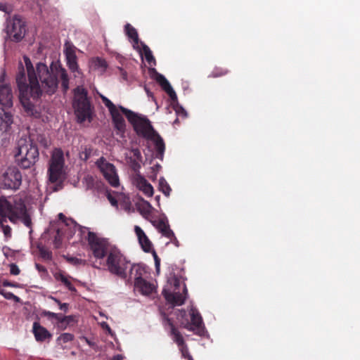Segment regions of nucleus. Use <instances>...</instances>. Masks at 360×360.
<instances>
[{
	"mask_svg": "<svg viewBox=\"0 0 360 360\" xmlns=\"http://www.w3.org/2000/svg\"><path fill=\"white\" fill-rule=\"evenodd\" d=\"M24 63L29 81V84H27L25 83V73L24 72V112L34 117H39L40 112L34 104L25 98L26 95L30 94L34 99L40 98L42 91L39 83V79L44 91L48 94H53L56 92L58 86V79H60L63 91L66 93L69 89V76L67 70L60 65H53L52 63L50 72L48 67L42 63L37 64L35 70L30 58L25 56Z\"/></svg>",
	"mask_w": 360,
	"mask_h": 360,
	"instance_id": "1",
	"label": "nucleus"
},
{
	"mask_svg": "<svg viewBox=\"0 0 360 360\" xmlns=\"http://www.w3.org/2000/svg\"><path fill=\"white\" fill-rule=\"evenodd\" d=\"M120 109L133 126L139 136L155 142L157 158L162 159L165 150V143L162 137L154 130L150 120L146 116L135 113L123 106L120 105Z\"/></svg>",
	"mask_w": 360,
	"mask_h": 360,
	"instance_id": "2",
	"label": "nucleus"
},
{
	"mask_svg": "<svg viewBox=\"0 0 360 360\" xmlns=\"http://www.w3.org/2000/svg\"><path fill=\"white\" fill-rule=\"evenodd\" d=\"M72 107L78 123L85 121L91 122L94 108L88 96V91L83 86H77L74 89Z\"/></svg>",
	"mask_w": 360,
	"mask_h": 360,
	"instance_id": "3",
	"label": "nucleus"
},
{
	"mask_svg": "<svg viewBox=\"0 0 360 360\" xmlns=\"http://www.w3.org/2000/svg\"><path fill=\"white\" fill-rule=\"evenodd\" d=\"M85 231L87 232L86 240L95 258V262L91 265L94 268L101 269V266L104 263L103 259L105 257H108L110 250L115 247H111L105 239L98 237L95 233L88 231L87 229L84 228V230H81L83 233Z\"/></svg>",
	"mask_w": 360,
	"mask_h": 360,
	"instance_id": "4",
	"label": "nucleus"
},
{
	"mask_svg": "<svg viewBox=\"0 0 360 360\" xmlns=\"http://www.w3.org/2000/svg\"><path fill=\"white\" fill-rule=\"evenodd\" d=\"M129 265L130 262L121 253L119 249L115 248L110 250L108 257L102 264L101 268L107 267V269L112 274L122 279H126Z\"/></svg>",
	"mask_w": 360,
	"mask_h": 360,
	"instance_id": "5",
	"label": "nucleus"
},
{
	"mask_svg": "<svg viewBox=\"0 0 360 360\" xmlns=\"http://www.w3.org/2000/svg\"><path fill=\"white\" fill-rule=\"evenodd\" d=\"M162 323L168 335L178 345L182 356L186 359L190 355L188 348L185 343L184 337L177 328L174 326L172 319L168 317L165 313L162 314Z\"/></svg>",
	"mask_w": 360,
	"mask_h": 360,
	"instance_id": "6",
	"label": "nucleus"
},
{
	"mask_svg": "<svg viewBox=\"0 0 360 360\" xmlns=\"http://www.w3.org/2000/svg\"><path fill=\"white\" fill-rule=\"evenodd\" d=\"M64 165V153L61 148H56L52 152L48 169L49 180L51 183H56L60 179Z\"/></svg>",
	"mask_w": 360,
	"mask_h": 360,
	"instance_id": "7",
	"label": "nucleus"
},
{
	"mask_svg": "<svg viewBox=\"0 0 360 360\" xmlns=\"http://www.w3.org/2000/svg\"><path fill=\"white\" fill-rule=\"evenodd\" d=\"M144 269L139 265L133 264L130 268V277L134 278V287L143 295H150L155 290L153 284L142 278Z\"/></svg>",
	"mask_w": 360,
	"mask_h": 360,
	"instance_id": "8",
	"label": "nucleus"
},
{
	"mask_svg": "<svg viewBox=\"0 0 360 360\" xmlns=\"http://www.w3.org/2000/svg\"><path fill=\"white\" fill-rule=\"evenodd\" d=\"M0 213L8 217L10 221L16 223L22 221V205L15 202L14 207L4 198L0 197Z\"/></svg>",
	"mask_w": 360,
	"mask_h": 360,
	"instance_id": "9",
	"label": "nucleus"
},
{
	"mask_svg": "<svg viewBox=\"0 0 360 360\" xmlns=\"http://www.w3.org/2000/svg\"><path fill=\"white\" fill-rule=\"evenodd\" d=\"M96 165L103 174L104 178L112 187H117L119 186V177L116 168L112 164L108 162L103 157H101L96 162Z\"/></svg>",
	"mask_w": 360,
	"mask_h": 360,
	"instance_id": "10",
	"label": "nucleus"
},
{
	"mask_svg": "<svg viewBox=\"0 0 360 360\" xmlns=\"http://www.w3.org/2000/svg\"><path fill=\"white\" fill-rule=\"evenodd\" d=\"M191 321H186V323L181 322V326L188 330L193 331L195 334L200 336L203 335L205 333V326L202 322V316L198 311L191 307L189 311Z\"/></svg>",
	"mask_w": 360,
	"mask_h": 360,
	"instance_id": "11",
	"label": "nucleus"
},
{
	"mask_svg": "<svg viewBox=\"0 0 360 360\" xmlns=\"http://www.w3.org/2000/svg\"><path fill=\"white\" fill-rule=\"evenodd\" d=\"M0 103L6 108L13 105V94L11 86L6 80V72L2 70L0 75Z\"/></svg>",
	"mask_w": 360,
	"mask_h": 360,
	"instance_id": "12",
	"label": "nucleus"
},
{
	"mask_svg": "<svg viewBox=\"0 0 360 360\" xmlns=\"http://www.w3.org/2000/svg\"><path fill=\"white\" fill-rule=\"evenodd\" d=\"M65 47L64 53L68 68L74 74L75 77H82L83 74L77 63V57L75 51V47L69 42L65 43Z\"/></svg>",
	"mask_w": 360,
	"mask_h": 360,
	"instance_id": "13",
	"label": "nucleus"
},
{
	"mask_svg": "<svg viewBox=\"0 0 360 360\" xmlns=\"http://www.w3.org/2000/svg\"><path fill=\"white\" fill-rule=\"evenodd\" d=\"M22 182L20 172L15 167H9L3 177V185L6 188L15 190L20 187Z\"/></svg>",
	"mask_w": 360,
	"mask_h": 360,
	"instance_id": "14",
	"label": "nucleus"
},
{
	"mask_svg": "<svg viewBox=\"0 0 360 360\" xmlns=\"http://www.w3.org/2000/svg\"><path fill=\"white\" fill-rule=\"evenodd\" d=\"M22 29V22L20 16L16 15L8 22L6 27L7 34L12 41L18 42L22 39L21 35Z\"/></svg>",
	"mask_w": 360,
	"mask_h": 360,
	"instance_id": "15",
	"label": "nucleus"
},
{
	"mask_svg": "<svg viewBox=\"0 0 360 360\" xmlns=\"http://www.w3.org/2000/svg\"><path fill=\"white\" fill-rule=\"evenodd\" d=\"M150 221L162 234V236L169 238L172 243H174L178 245V240L172 230L170 229L166 217L160 218L158 220H150Z\"/></svg>",
	"mask_w": 360,
	"mask_h": 360,
	"instance_id": "16",
	"label": "nucleus"
},
{
	"mask_svg": "<svg viewBox=\"0 0 360 360\" xmlns=\"http://www.w3.org/2000/svg\"><path fill=\"white\" fill-rule=\"evenodd\" d=\"M162 295L168 302L173 305L181 306L185 302L187 295V288L184 285L182 293H180L179 292H172L166 289H164L162 291Z\"/></svg>",
	"mask_w": 360,
	"mask_h": 360,
	"instance_id": "17",
	"label": "nucleus"
},
{
	"mask_svg": "<svg viewBox=\"0 0 360 360\" xmlns=\"http://www.w3.org/2000/svg\"><path fill=\"white\" fill-rule=\"evenodd\" d=\"M134 183L136 186L142 191L146 196L151 197L153 195V188L151 184L141 174H138L134 176Z\"/></svg>",
	"mask_w": 360,
	"mask_h": 360,
	"instance_id": "18",
	"label": "nucleus"
},
{
	"mask_svg": "<svg viewBox=\"0 0 360 360\" xmlns=\"http://www.w3.org/2000/svg\"><path fill=\"white\" fill-rule=\"evenodd\" d=\"M156 82L162 89L168 94L173 102L177 101V96L167 79L161 74L156 72Z\"/></svg>",
	"mask_w": 360,
	"mask_h": 360,
	"instance_id": "19",
	"label": "nucleus"
},
{
	"mask_svg": "<svg viewBox=\"0 0 360 360\" xmlns=\"http://www.w3.org/2000/svg\"><path fill=\"white\" fill-rule=\"evenodd\" d=\"M32 330L35 339L38 342L45 341L52 337V335L47 330V329L41 326L37 322H34L33 323Z\"/></svg>",
	"mask_w": 360,
	"mask_h": 360,
	"instance_id": "20",
	"label": "nucleus"
},
{
	"mask_svg": "<svg viewBox=\"0 0 360 360\" xmlns=\"http://www.w3.org/2000/svg\"><path fill=\"white\" fill-rule=\"evenodd\" d=\"M12 122V115L0 108V135L8 131Z\"/></svg>",
	"mask_w": 360,
	"mask_h": 360,
	"instance_id": "21",
	"label": "nucleus"
},
{
	"mask_svg": "<svg viewBox=\"0 0 360 360\" xmlns=\"http://www.w3.org/2000/svg\"><path fill=\"white\" fill-rule=\"evenodd\" d=\"M120 109L119 108L110 112V113L112 117L115 128L118 131L123 132L125 130L126 124L124 119L120 113Z\"/></svg>",
	"mask_w": 360,
	"mask_h": 360,
	"instance_id": "22",
	"label": "nucleus"
},
{
	"mask_svg": "<svg viewBox=\"0 0 360 360\" xmlns=\"http://www.w3.org/2000/svg\"><path fill=\"white\" fill-rule=\"evenodd\" d=\"M38 156L37 148L36 147H31L24 157V169L30 167L31 165L34 164L37 160Z\"/></svg>",
	"mask_w": 360,
	"mask_h": 360,
	"instance_id": "23",
	"label": "nucleus"
},
{
	"mask_svg": "<svg viewBox=\"0 0 360 360\" xmlns=\"http://www.w3.org/2000/svg\"><path fill=\"white\" fill-rule=\"evenodd\" d=\"M136 207L140 214L148 219L153 210V207L150 203L143 198H141L140 202L137 203Z\"/></svg>",
	"mask_w": 360,
	"mask_h": 360,
	"instance_id": "24",
	"label": "nucleus"
},
{
	"mask_svg": "<svg viewBox=\"0 0 360 360\" xmlns=\"http://www.w3.org/2000/svg\"><path fill=\"white\" fill-rule=\"evenodd\" d=\"M125 32L127 37L133 41V46L134 49H136V46L138 45L139 42V35L136 30L128 23L125 25Z\"/></svg>",
	"mask_w": 360,
	"mask_h": 360,
	"instance_id": "25",
	"label": "nucleus"
},
{
	"mask_svg": "<svg viewBox=\"0 0 360 360\" xmlns=\"http://www.w3.org/2000/svg\"><path fill=\"white\" fill-rule=\"evenodd\" d=\"M24 226H25L26 227H27L30 229L29 230L30 240L31 245H33V237H32L33 231H32V219H31V217H30V214L28 213L25 205H24Z\"/></svg>",
	"mask_w": 360,
	"mask_h": 360,
	"instance_id": "26",
	"label": "nucleus"
},
{
	"mask_svg": "<svg viewBox=\"0 0 360 360\" xmlns=\"http://www.w3.org/2000/svg\"><path fill=\"white\" fill-rule=\"evenodd\" d=\"M142 46L143 53L144 54L145 58L148 64L151 65L153 63L155 65V59L153 56L152 51L150 48L143 42H141Z\"/></svg>",
	"mask_w": 360,
	"mask_h": 360,
	"instance_id": "27",
	"label": "nucleus"
},
{
	"mask_svg": "<svg viewBox=\"0 0 360 360\" xmlns=\"http://www.w3.org/2000/svg\"><path fill=\"white\" fill-rule=\"evenodd\" d=\"M21 62L19 63L18 72L16 76V82L19 89V100L22 102V68H21Z\"/></svg>",
	"mask_w": 360,
	"mask_h": 360,
	"instance_id": "28",
	"label": "nucleus"
},
{
	"mask_svg": "<svg viewBox=\"0 0 360 360\" xmlns=\"http://www.w3.org/2000/svg\"><path fill=\"white\" fill-rule=\"evenodd\" d=\"M56 279L62 282L71 292H76V288L66 276L60 274L56 276Z\"/></svg>",
	"mask_w": 360,
	"mask_h": 360,
	"instance_id": "29",
	"label": "nucleus"
},
{
	"mask_svg": "<svg viewBox=\"0 0 360 360\" xmlns=\"http://www.w3.org/2000/svg\"><path fill=\"white\" fill-rule=\"evenodd\" d=\"M84 183L85 184L86 188L88 190L95 189L98 184L95 178L89 174L84 176Z\"/></svg>",
	"mask_w": 360,
	"mask_h": 360,
	"instance_id": "30",
	"label": "nucleus"
},
{
	"mask_svg": "<svg viewBox=\"0 0 360 360\" xmlns=\"http://www.w3.org/2000/svg\"><path fill=\"white\" fill-rule=\"evenodd\" d=\"M37 249L39 250L40 256L44 259H51L52 257V252L41 243H37Z\"/></svg>",
	"mask_w": 360,
	"mask_h": 360,
	"instance_id": "31",
	"label": "nucleus"
},
{
	"mask_svg": "<svg viewBox=\"0 0 360 360\" xmlns=\"http://www.w3.org/2000/svg\"><path fill=\"white\" fill-rule=\"evenodd\" d=\"M159 189L162 191L166 196H169L171 191V188L169 185L167 184L166 180L162 177L159 181Z\"/></svg>",
	"mask_w": 360,
	"mask_h": 360,
	"instance_id": "32",
	"label": "nucleus"
},
{
	"mask_svg": "<svg viewBox=\"0 0 360 360\" xmlns=\"http://www.w3.org/2000/svg\"><path fill=\"white\" fill-rule=\"evenodd\" d=\"M74 321L73 316H65L61 314L58 328L65 329L67 326Z\"/></svg>",
	"mask_w": 360,
	"mask_h": 360,
	"instance_id": "33",
	"label": "nucleus"
},
{
	"mask_svg": "<svg viewBox=\"0 0 360 360\" xmlns=\"http://www.w3.org/2000/svg\"><path fill=\"white\" fill-rule=\"evenodd\" d=\"M229 70L224 68L216 67L211 72L210 76L212 77H222L229 73Z\"/></svg>",
	"mask_w": 360,
	"mask_h": 360,
	"instance_id": "34",
	"label": "nucleus"
},
{
	"mask_svg": "<svg viewBox=\"0 0 360 360\" xmlns=\"http://www.w3.org/2000/svg\"><path fill=\"white\" fill-rule=\"evenodd\" d=\"M42 315L51 321L53 320L57 321V326H58L61 314H56L49 311H44L42 312Z\"/></svg>",
	"mask_w": 360,
	"mask_h": 360,
	"instance_id": "35",
	"label": "nucleus"
},
{
	"mask_svg": "<svg viewBox=\"0 0 360 360\" xmlns=\"http://www.w3.org/2000/svg\"><path fill=\"white\" fill-rule=\"evenodd\" d=\"M143 250L146 252H149L152 249V243L148 238L145 236L141 240H139Z\"/></svg>",
	"mask_w": 360,
	"mask_h": 360,
	"instance_id": "36",
	"label": "nucleus"
},
{
	"mask_svg": "<svg viewBox=\"0 0 360 360\" xmlns=\"http://www.w3.org/2000/svg\"><path fill=\"white\" fill-rule=\"evenodd\" d=\"M91 148L84 146L82 147V150L79 153V157L81 160L86 161L91 155Z\"/></svg>",
	"mask_w": 360,
	"mask_h": 360,
	"instance_id": "37",
	"label": "nucleus"
},
{
	"mask_svg": "<svg viewBox=\"0 0 360 360\" xmlns=\"http://www.w3.org/2000/svg\"><path fill=\"white\" fill-rule=\"evenodd\" d=\"M74 339V335L71 333H63L57 339L58 344L66 343L72 341Z\"/></svg>",
	"mask_w": 360,
	"mask_h": 360,
	"instance_id": "38",
	"label": "nucleus"
},
{
	"mask_svg": "<svg viewBox=\"0 0 360 360\" xmlns=\"http://www.w3.org/2000/svg\"><path fill=\"white\" fill-rule=\"evenodd\" d=\"M67 261L74 266H85L86 264V260L74 257H67Z\"/></svg>",
	"mask_w": 360,
	"mask_h": 360,
	"instance_id": "39",
	"label": "nucleus"
},
{
	"mask_svg": "<svg viewBox=\"0 0 360 360\" xmlns=\"http://www.w3.org/2000/svg\"><path fill=\"white\" fill-rule=\"evenodd\" d=\"M101 98L104 105L108 108L110 112L117 108L116 105L107 97L101 95Z\"/></svg>",
	"mask_w": 360,
	"mask_h": 360,
	"instance_id": "40",
	"label": "nucleus"
},
{
	"mask_svg": "<svg viewBox=\"0 0 360 360\" xmlns=\"http://www.w3.org/2000/svg\"><path fill=\"white\" fill-rule=\"evenodd\" d=\"M93 63H94V67L96 68H102V69L105 70L107 68L106 61L103 58H101L98 57L96 58L93 60Z\"/></svg>",
	"mask_w": 360,
	"mask_h": 360,
	"instance_id": "41",
	"label": "nucleus"
},
{
	"mask_svg": "<svg viewBox=\"0 0 360 360\" xmlns=\"http://www.w3.org/2000/svg\"><path fill=\"white\" fill-rule=\"evenodd\" d=\"M2 295H4V297L8 300H14L15 302H19L20 299V297L15 296V295H13L12 292H6V291H2Z\"/></svg>",
	"mask_w": 360,
	"mask_h": 360,
	"instance_id": "42",
	"label": "nucleus"
},
{
	"mask_svg": "<svg viewBox=\"0 0 360 360\" xmlns=\"http://www.w3.org/2000/svg\"><path fill=\"white\" fill-rule=\"evenodd\" d=\"M134 231L136 233V235L139 239V240H141L143 238H144L145 236H146V233H144V231L141 229V227H139V226H135L134 227Z\"/></svg>",
	"mask_w": 360,
	"mask_h": 360,
	"instance_id": "43",
	"label": "nucleus"
},
{
	"mask_svg": "<svg viewBox=\"0 0 360 360\" xmlns=\"http://www.w3.org/2000/svg\"><path fill=\"white\" fill-rule=\"evenodd\" d=\"M61 242H62V239L60 237V229H58L57 234L55 236V239H54V245H55L56 248H59L60 247Z\"/></svg>",
	"mask_w": 360,
	"mask_h": 360,
	"instance_id": "44",
	"label": "nucleus"
},
{
	"mask_svg": "<svg viewBox=\"0 0 360 360\" xmlns=\"http://www.w3.org/2000/svg\"><path fill=\"white\" fill-rule=\"evenodd\" d=\"M176 113L178 116L181 117L183 118H186L187 117L186 111L181 106H176L175 108Z\"/></svg>",
	"mask_w": 360,
	"mask_h": 360,
	"instance_id": "45",
	"label": "nucleus"
},
{
	"mask_svg": "<svg viewBox=\"0 0 360 360\" xmlns=\"http://www.w3.org/2000/svg\"><path fill=\"white\" fill-rule=\"evenodd\" d=\"M53 300L58 304L60 309L67 312L68 310L69 304L68 303H61L60 300L56 298H53Z\"/></svg>",
	"mask_w": 360,
	"mask_h": 360,
	"instance_id": "46",
	"label": "nucleus"
},
{
	"mask_svg": "<svg viewBox=\"0 0 360 360\" xmlns=\"http://www.w3.org/2000/svg\"><path fill=\"white\" fill-rule=\"evenodd\" d=\"M153 255L154 257L156 269H157V271H159L160 265V259L158 257L155 251H153Z\"/></svg>",
	"mask_w": 360,
	"mask_h": 360,
	"instance_id": "47",
	"label": "nucleus"
},
{
	"mask_svg": "<svg viewBox=\"0 0 360 360\" xmlns=\"http://www.w3.org/2000/svg\"><path fill=\"white\" fill-rule=\"evenodd\" d=\"M107 198L112 206H117V200L110 193H108Z\"/></svg>",
	"mask_w": 360,
	"mask_h": 360,
	"instance_id": "48",
	"label": "nucleus"
},
{
	"mask_svg": "<svg viewBox=\"0 0 360 360\" xmlns=\"http://www.w3.org/2000/svg\"><path fill=\"white\" fill-rule=\"evenodd\" d=\"M11 273L13 275H18L20 274V269L15 264L11 265Z\"/></svg>",
	"mask_w": 360,
	"mask_h": 360,
	"instance_id": "49",
	"label": "nucleus"
},
{
	"mask_svg": "<svg viewBox=\"0 0 360 360\" xmlns=\"http://www.w3.org/2000/svg\"><path fill=\"white\" fill-rule=\"evenodd\" d=\"M0 11H4L5 13L9 12L8 6L4 3H0Z\"/></svg>",
	"mask_w": 360,
	"mask_h": 360,
	"instance_id": "50",
	"label": "nucleus"
},
{
	"mask_svg": "<svg viewBox=\"0 0 360 360\" xmlns=\"http://www.w3.org/2000/svg\"><path fill=\"white\" fill-rule=\"evenodd\" d=\"M20 154H21V148L19 147V148H18L17 152L15 154V157L16 160L18 162H22V159H20L19 158V156L20 155Z\"/></svg>",
	"mask_w": 360,
	"mask_h": 360,
	"instance_id": "51",
	"label": "nucleus"
},
{
	"mask_svg": "<svg viewBox=\"0 0 360 360\" xmlns=\"http://www.w3.org/2000/svg\"><path fill=\"white\" fill-rule=\"evenodd\" d=\"M36 267L39 272H46V268L42 265L37 264Z\"/></svg>",
	"mask_w": 360,
	"mask_h": 360,
	"instance_id": "52",
	"label": "nucleus"
},
{
	"mask_svg": "<svg viewBox=\"0 0 360 360\" xmlns=\"http://www.w3.org/2000/svg\"><path fill=\"white\" fill-rule=\"evenodd\" d=\"M3 231L5 236H9L11 233V229L8 226H3Z\"/></svg>",
	"mask_w": 360,
	"mask_h": 360,
	"instance_id": "53",
	"label": "nucleus"
},
{
	"mask_svg": "<svg viewBox=\"0 0 360 360\" xmlns=\"http://www.w3.org/2000/svg\"><path fill=\"white\" fill-rule=\"evenodd\" d=\"M111 360H124V356L121 354H117Z\"/></svg>",
	"mask_w": 360,
	"mask_h": 360,
	"instance_id": "54",
	"label": "nucleus"
},
{
	"mask_svg": "<svg viewBox=\"0 0 360 360\" xmlns=\"http://www.w3.org/2000/svg\"><path fill=\"white\" fill-rule=\"evenodd\" d=\"M179 285V281L176 278L174 279V286L175 289Z\"/></svg>",
	"mask_w": 360,
	"mask_h": 360,
	"instance_id": "55",
	"label": "nucleus"
},
{
	"mask_svg": "<svg viewBox=\"0 0 360 360\" xmlns=\"http://www.w3.org/2000/svg\"><path fill=\"white\" fill-rule=\"evenodd\" d=\"M186 311L185 310H181V316H186Z\"/></svg>",
	"mask_w": 360,
	"mask_h": 360,
	"instance_id": "56",
	"label": "nucleus"
},
{
	"mask_svg": "<svg viewBox=\"0 0 360 360\" xmlns=\"http://www.w3.org/2000/svg\"><path fill=\"white\" fill-rule=\"evenodd\" d=\"M187 360H194L192 356L190 354L186 358Z\"/></svg>",
	"mask_w": 360,
	"mask_h": 360,
	"instance_id": "57",
	"label": "nucleus"
},
{
	"mask_svg": "<svg viewBox=\"0 0 360 360\" xmlns=\"http://www.w3.org/2000/svg\"><path fill=\"white\" fill-rule=\"evenodd\" d=\"M134 155H140V152L138 150H136L134 153Z\"/></svg>",
	"mask_w": 360,
	"mask_h": 360,
	"instance_id": "58",
	"label": "nucleus"
},
{
	"mask_svg": "<svg viewBox=\"0 0 360 360\" xmlns=\"http://www.w3.org/2000/svg\"><path fill=\"white\" fill-rule=\"evenodd\" d=\"M179 123V119L176 118L174 121V124H178Z\"/></svg>",
	"mask_w": 360,
	"mask_h": 360,
	"instance_id": "59",
	"label": "nucleus"
},
{
	"mask_svg": "<svg viewBox=\"0 0 360 360\" xmlns=\"http://www.w3.org/2000/svg\"><path fill=\"white\" fill-rule=\"evenodd\" d=\"M160 198V195H157V196L155 197V200H156L158 202H159Z\"/></svg>",
	"mask_w": 360,
	"mask_h": 360,
	"instance_id": "60",
	"label": "nucleus"
},
{
	"mask_svg": "<svg viewBox=\"0 0 360 360\" xmlns=\"http://www.w3.org/2000/svg\"><path fill=\"white\" fill-rule=\"evenodd\" d=\"M58 217H59L60 218H63V217H64V215H63V214L60 213V214H58Z\"/></svg>",
	"mask_w": 360,
	"mask_h": 360,
	"instance_id": "61",
	"label": "nucleus"
},
{
	"mask_svg": "<svg viewBox=\"0 0 360 360\" xmlns=\"http://www.w3.org/2000/svg\"><path fill=\"white\" fill-rule=\"evenodd\" d=\"M160 165H156V169H158V168H160Z\"/></svg>",
	"mask_w": 360,
	"mask_h": 360,
	"instance_id": "62",
	"label": "nucleus"
},
{
	"mask_svg": "<svg viewBox=\"0 0 360 360\" xmlns=\"http://www.w3.org/2000/svg\"><path fill=\"white\" fill-rule=\"evenodd\" d=\"M160 165H156V169H158V168H160Z\"/></svg>",
	"mask_w": 360,
	"mask_h": 360,
	"instance_id": "63",
	"label": "nucleus"
},
{
	"mask_svg": "<svg viewBox=\"0 0 360 360\" xmlns=\"http://www.w3.org/2000/svg\"><path fill=\"white\" fill-rule=\"evenodd\" d=\"M66 155H67V156H68V155H69V152H68V151L66 153Z\"/></svg>",
	"mask_w": 360,
	"mask_h": 360,
	"instance_id": "64",
	"label": "nucleus"
}]
</instances>
